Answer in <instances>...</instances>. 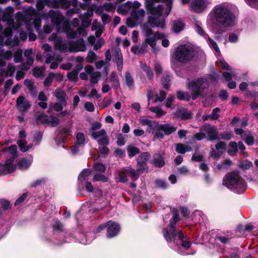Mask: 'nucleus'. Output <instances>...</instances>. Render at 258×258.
<instances>
[{
    "mask_svg": "<svg viewBox=\"0 0 258 258\" xmlns=\"http://www.w3.org/2000/svg\"><path fill=\"white\" fill-rule=\"evenodd\" d=\"M209 4L208 0H194L190 3L191 9L194 12L202 13L207 9Z\"/></svg>",
    "mask_w": 258,
    "mask_h": 258,
    "instance_id": "dca6fc26",
    "label": "nucleus"
},
{
    "mask_svg": "<svg viewBox=\"0 0 258 258\" xmlns=\"http://www.w3.org/2000/svg\"><path fill=\"white\" fill-rule=\"evenodd\" d=\"M91 29L92 31H96V36L97 37H99L103 32V27L101 25L100 22L95 20L92 23Z\"/></svg>",
    "mask_w": 258,
    "mask_h": 258,
    "instance_id": "bb28decb",
    "label": "nucleus"
},
{
    "mask_svg": "<svg viewBox=\"0 0 258 258\" xmlns=\"http://www.w3.org/2000/svg\"><path fill=\"white\" fill-rule=\"evenodd\" d=\"M55 75L53 73H50L44 81V85L46 87H49L51 85L53 79Z\"/></svg>",
    "mask_w": 258,
    "mask_h": 258,
    "instance_id": "6e6d98bb",
    "label": "nucleus"
},
{
    "mask_svg": "<svg viewBox=\"0 0 258 258\" xmlns=\"http://www.w3.org/2000/svg\"><path fill=\"white\" fill-rule=\"evenodd\" d=\"M96 59V54L92 51H90L86 57V60L88 62L92 63Z\"/></svg>",
    "mask_w": 258,
    "mask_h": 258,
    "instance_id": "0e129e2a",
    "label": "nucleus"
},
{
    "mask_svg": "<svg viewBox=\"0 0 258 258\" xmlns=\"http://www.w3.org/2000/svg\"><path fill=\"white\" fill-rule=\"evenodd\" d=\"M53 60L55 61H52L50 66V68L51 69H55L57 68L58 63L62 61V58L60 55L56 57L53 56V59L52 60Z\"/></svg>",
    "mask_w": 258,
    "mask_h": 258,
    "instance_id": "13d9d810",
    "label": "nucleus"
},
{
    "mask_svg": "<svg viewBox=\"0 0 258 258\" xmlns=\"http://www.w3.org/2000/svg\"><path fill=\"white\" fill-rule=\"evenodd\" d=\"M14 8L12 7H8L5 10L1 12L3 16L2 19L4 21L7 22L8 26L3 32V34L5 37H8L11 36L13 29H17L16 27L18 26L19 23L16 21L14 22L12 19L13 14L14 12ZM16 16V15L15 16ZM16 18V17H15ZM17 20V19H16Z\"/></svg>",
    "mask_w": 258,
    "mask_h": 258,
    "instance_id": "6e6552de",
    "label": "nucleus"
},
{
    "mask_svg": "<svg viewBox=\"0 0 258 258\" xmlns=\"http://www.w3.org/2000/svg\"><path fill=\"white\" fill-rule=\"evenodd\" d=\"M49 41H53L54 48L61 52L85 51L86 47L83 39L77 41H70L64 42L62 38L55 33L52 34L49 37Z\"/></svg>",
    "mask_w": 258,
    "mask_h": 258,
    "instance_id": "f257e3e1",
    "label": "nucleus"
},
{
    "mask_svg": "<svg viewBox=\"0 0 258 258\" xmlns=\"http://www.w3.org/2000/svg\"><path fill=\"white\" fill-rule=\"evenodd\" d=\"M16 70V68L14 65L9 64L8 65L7 70L4 72L6 76L11 77L13 75Z\"/></svg>",
    "mask_w": 258,
    "mask_h": 258,
    "instance_id": "5fc2aeb1",
    "label": "nucleus"
},
{
    "mask_svg": "<svg viewBox=\"0 0 258 258\" xmlns=\"http://www.w3.org/2000/svg\"><path fill=\"white\" fill-rule=\"evenodd\" d=\"M52 227L54 232H62L64 231L63 224L58 219H56L52 224Z\"/></svg>",
    "mask_w": 258,
    "mask_h": 258,
    "instance_id": "c9c22d12",
    "label": "nucleus"
},
{
    "mask_svg": "<svg viewBox=\"0 0 258 258\" xmlns=\"http://www.w3.org/2000/svg\"><path fill=\"white\" fill-rule=\"evenodd\" d=\"M62 29L66 33L67 37L69 38H75L80 36L81 35L85 36L87 34V32L84 28L79 27L77 29V31H76L66 23L63 24Z\"/></svg>",
    "mask_w": 258,
    "mask_h": 258,
    "instance_id": "2eb2a0df",
    "label": "nucleus"
},
{
    "mask_svg": "<svg viewBox=\"0 0 258 258\" xmlns=\"http://www.w3.org/2000/svg\"><path fill=\"white\" fill-rule=\"evenodd\" d=\"M156 186L162 189H165L167 187V184L163 180L157 179L155 181Z\"/></svg>",
    "mask_w": 258,
    "mask_h": 258,
    "instance_id": "774afa93",
    "label": "nucleus"
},
{
    "mask_svg": "<svg viewBox=\"0 0 258 258\" xmlns=\"http://www.w3.org/2000/svg\"><path fill=\"white\" fill-rule=\"evenodd\" d=\"M26 137V134L24 130H22L19 133V140H18L17 144L19 146L20 151L25 152L28 151L32 147V144H29L27 146V142L25 140Z\"/></svg>",
    "mask_w": 258,
    "mask_h": 258,
    "instance_id": "a211bd4d",
    "label": "nucleus"
},
{
    "mask_svg": "<svg viewBox=\"0 0 258 258\" xmlns=\"http://www.w3.org/2000/svg\"><path fill=\"white\" fill-rule=\"evenodd\" d=\"M139 122L142 125H147L148 126L147 131H150V130L154 127L155 123L157 122L156 121H152L151 120L147 118H140L139 119Z\"/></svg>",
    "mask_w": 258,
    "mask_h": 258,
    "instance_id": "2f4dec72",
    "label": "nucleus"
},
{
    "mask_svg": "<svg viewBox=\"0 0 258 258\" xmlns=\"http://www.w3.org/2000/svg\"><path fill=\"white\" fill-rule=\"evenodd\" d=\"M150 154L148 152H144L141 154L138 157L137 171L141 173L147 168L146 162L148 160Z\"/></svg>",
    "mask_w": 258,
    "mask_h": 258,
    "instance_id": "6ab92c4d",
    "label": "nucleus"
},
{
    "mask_svg": "<svg viewBox=\"0 0 258 258\" xmlns=\"http://www.w3.org/2000/svg\"><path fill=\"white\" fill-rule=\"evenodd\" d=\"M175 58L178 61L185 63L191 60L194 56V50L188 45L179 46L174 53Z\"/></svg>",
    "mask_w": 258,
    "mask_h": 258,
    "instance_id": "1a4fd4ad",
    "label": "nucleus"
},
{
    "mask_svg": "<svg viewBox=\"0 0 258 258\" xmlns=\"http://www.w3.org/2000/svg\"><path fill=\"white\" fill-rule=\"evenodd\" d=\"M84 15H80L79 18L82 20V25L87 27L90 25L91 20L87 17H84Z\"/></svg>",
    "mask_w": 258,
    "mask_h": 258,
    "instance_id": "052dcab7",
    "label": "nucleus"
},
{
    "mask_svg": "<svg viewBox=\"0 0 258 258\" xmlns=\"http://www.w3.org/2000/svg\"><path fill=\"white\" fill-rule=\"evenodd\" d=\"M78 75L77 71L73 70L72 72L68 73L67 77L70 81L76 82L78 79Z\"/></svg>",
    "mask_w": 258,
    "mask_h": 258,
    "instance_id": "8fccbe9b",
    "label": "nucleus"
},
{
    "mask_svg": "<svg viewBox=\"0 0 258 258\" xmlns=\"http://www.w3.org/2000/svg\"><path fill=\"white\" fill-rule=\"evenodd\" d=\"M59 123V119L55 116H50L48 124L51 126H55Z\"/></svg>",
    "mask_w": 258,
    "mask_h": 258,
    "instance_id": "69168bd1",
    "label": "nucleus"
},
{
    "mask_svg": "<svg viewBox=\"0 0 258 258\" xmlns=\"http://www.w3.org/2000/svg\"><path fill=\"white\" fill-rule=\"evenodd\" d=\"M54 95L58 101L62 102L63 104H67L66 101V94L61 89L57 88L54 92Z\"/></svg>",
    "mask_w": 258,
    "mask_h": 258,
    "instance_id": "7c9ffc66",
    "label": "nucleus"
},
{
    "mask_svg": "<svg viewBox=\"0 0 258 258\" xmlns=\"http://www.w3.org/2000/svg\"><path fill=\"white\" fill-rule=\"evenodd\" d=\"M252 165V163L251 162L248 161V160H244L242 162H241L239 164V166L244 169L246 170L249 169L251 166Z\"/></svg>",
    "mask_w": 258,
    "mask_h": 258,
    "instance_id": "e2e57ef3",
    "label": "nucleus"
},
{
    "mask_svg": "<svg viewBox=\"0 0 258 258\" xmlns=\"http://www.w3.org/2000/svg\"><path fill=\"white\" fill-rule=\"evenodd\" d=\"M16 106L21 112L26 111L31 106V104L24 95H21L16 100Z\"/></svg>",
    "mask_w": 258,
    "mask_h": 258,
    "instance_id": "4be33fe9",
    "label": "nucleus"
},
{
    "mask_svg": "<svg viewBox=\"0 0 258 258\" xmlns=\"http://www.w3.org/2000/svg\"><path fill=\"white\" fill-rule=\"evenodd\" d=\"M145 15V12L142 9H140L138 11H133L131 17L126 20L127 26L131 28L135 27L142 22Z\"/></svg>",
    "mask_w": 258,
    "mask_h": 258,
    "instance_id": "f8f14e48",
    "label": "nucleus"
},
{
    "mask_svg": "<svg viewBox=\"0 0 258 258\" xmlns=\"http://www.w3.org/2000/svg\"><path fill=\"white\" fill-rule=\"evenodd\" d=\"M34 59L33 58H27L26 61L20 65V69L23 71L29 69Z\"/></svg>",
    "mask_w": 258,
    "mask_h": 258,
    "instance_id": "de8ad7c7",
    "label": "nucleus"
},
{
    "mask_svg": "<svg viewBox=\"0 0 258 258\" xmlns=\"http://www.w3.org/2000/svg\"><path fill=\"white\" fill-rule=\"evenodd\" d=\"M85 142V138L82 133H77L76 135V143L77 145H83Z\"/></svg>",
    "mask_w": 258,
    "mask_h": 258,
    "instance_id": "49530a36",
    "label": "nucleus"
},
{
    "mask_svg": "<svg viewBox=\"0 0 258 258\" xmlns=\"http://www.w3.org/2000/svg\"><path fill=\"white\" fill-rule=\"evenodd\" d=\"M224 184L229 189L238 194L242 193L246 188L244 180L236 172L228 174L223 181Z\"/></svg>",
    "mask_w": 258,
    "mask_h": 258,
    "instance_id": "423d86ee",
    "label": "nucleus"
},
{
    "mask_svg": "<svg viewBox=\"0 0 258 258\" xmlns=\"http://www.w3.org/2000/svg\"><path fill=\"white\" fill-rule=\"evenodd\" d=\"M202 131L204 132L206 136H207V139L209 141L215 140L218 138V133L217 129L209 124L203 125Z\"/></svg>",
    "mask_w": 258,
    "mask_h": 258,
    "instance_id": "aec40b11",
    "label": "nucleus"
},
{
    "mask_svg": "<svg viewBox=\"0 0 258 258\" xmlns=\"http://www.w3.org/2000/svg\"><path fill=\"white\" fill-rule=\"evenodd\" d=\"M159 128L161 129L162 132L165 135H169L176 130V127L170 124H160Z\"/></svg>",
    "mask_w": 258,
    "mask_h": 258,
    "instance_id": "cd10ccee",
    "label": "nucleus"
},
{
    "mask_svg": "<svg viewBox=\"0 0 258 258\" xmlns=\"http://www.w3.org/2000/svg\"><path fill=\"white\" fill-rule=\"evenodd\" d=\"M84 69L86 72L90 75L91 83H97L100 77V73L99 72H94L93 67L90 65L86 66Z\"/></svg>",
    "mask_w": 258,
    "mask_h": 258,
    "instance_id": "5701e85b",
    "label": "nucleus"
},
{
    "mask_svg": "<svg viewBox=\"0 0 258 258\" xmlns=\"http://www.w3.org/2000/svg\"><path fill=\"white\" fill-rule=\"evenodd\" d=\"M149 110L156 113L157 116L159 117L164 115L166 113V112L162 110L160 107H150Z\"/></svg>",
    "mask_w": 258,
    "mask_h": 258,
    "instance_id": "09e8293b",
    "label": "nucleus"
},
{
    "mask_svg": "<svg viewBox=\"0 0 258 258\" xmlns=\"http://www.w3.org/2000/svg\"><path fill=\"white\" fill-rule=\"evenodd\" d=\"M16 167L14 164V159L7 160L4 164H0V175L11 173L15 170Z\"/></svg>",
    "mask_w": 258,
    "mask_h": 258,
    "instance_id": "412c9836",
    "label": "nucleus"
},
{
    "mask_svg": "<svg viewBox=\"0 0 258 258\" xmlns=\"http://www.w3.org/2000/svg\"><path fill=\"white\" fill-rule=\"evenodd\" d=\"M36 119L38 121H40L42 123L48 124L49 116L42 113L37 115Z\"/></svg>",
    "mask_w": 258,
    "mask_h": 258,
    "instance_id": "603ef678",
    "label": "nucleus"
},
{
    "mask_svg": "<svg viewBox=\"0 0 258 258\" xmlns=\"http://www.w3.org/2000/svg\"><path fill=\"white\" fill-rule=\"evenodd\" d=\"M120 226L117 222L111 220L108 221L106 237L112 238L117 236L120 232Z\"/></svg>",
    "mask_w": 258,
    "mask_h": 258,
    "instance_id": "f3484780",
    "label": "nucleus"
},
{
    "mask_svg": "<svg viewBox=\"0 0 258 258\" xmlns=\"http://www.w3.org/2000/svg\"><path fill=\"white\" fill-rule=\"evenodd\" d=\"M212 14L216 21L224 26H233L236 24L235 16L224 4L216 6L212 11Z\"/></svg>",
    "mask_w": 258,
    "mask_h": 258,
    "instance_id": "39448f33",
    "label": "nucleus"
},
{
    "mask_svg": "<svg viewBox=\"0 0 258 258\" xmlns=\"http://www.w3.org/2000/svg\"><path fill=\"white\" fill-rule=\"evenodd\" d=\"M109 82L111 83V85L115 89H117L120 87V83L118 77L116 72H113L111 73L109 78Z\"/></svg>",
    "mask_w": 258,
    "mask_h": 258,
    "instance_id": "c756f323",
    "label": "nucleus"
},
{
    "mask_svg": "<svg viewBox=\"0 0 258 258\" xmlns=\"http://www.w3.org/2000/svg\"><path fill=\"white\" fill-rule=\"evenodd\" d=\"M42 49L44 50V55L45 57V62L50 63L53 59V56L52 55V52L51 51V47L48 44H44L42 46Z\"/></svg>",
    "mask_w": 258,
    "mask_h": 258,
    "instance_id": "b1692460",
    "label": "nucleus"
},
{
    "mask_svg": "<svg viewBox=\"0 0 258 258\" xmlns=\"http://www.w3.org/2000/svg\"><path fill=\"white\" fill-rule=\"evenodd\" d=\"M155 3L154 0H145V7L146 10L152 15L149 19L148 22L153 27L164 28L165 25V20L160 18L163 10V5H158L154 6Z\"/></svg>",
    "mask_w": 258,
    "mask_h": 258,
    "instance_id": "20e7f679",
    "label": "nucleus"
},
{
    "mask_svg": "<svg viewBox=\"0 0 258 258\" xmlns=\"http://www.w3.org/2000/svg\"><path fill=\"white\" fill-rule=\"evenodd\" d=\"M93 180L94 181H101L103 182H106L108 178L106 176L103 174L96 173L95 174Z\"/></svg>",
    "mask_w": 258,
    "mask_h": 258,
    "instance_id": "bf43d9fd",
    "label": "nucleus"
},
{
    "mask_svg": "<svg viewBox=\"0 0 258 258\" xmlns=\"http://www.w3.org/2000/svg\"><path fill=\"white\" fill-rule=\"evenodd\" d=\"M12 52L11 51H0V67H4L6 64V61L2 59L8 60L12 57Z\"/></svg>",
    "mask_w": 258,
    "mask_h": 258,
    "instance_id": "c85d7f7f",
    "label": "nucleus"
},
{
    "mask_svg": "<svg viewBox=\"0 0 258 258\" xmlns=\"http://www.w3.org/2000/svg\"><path fill=\"white\" fill-rule=\"evenodd\" d=\"M124 80L127 86L130 89H132L134 86V81L133 77L128 72L125 73Z\"/></svg>",
    "mask_w": 258,
    "mask_h": 258,
    "instance_id": "79ce46f5",
    "label": "nucleus"
},
{
    "mask_svg": "<svg viewBox=\"0 0 258 258\" xmlns=\"http://www.w3.org/2000/svg\"><path fill=\"white\" fill-rule=\"evenodd\" d=\"M140 64L142 70L146 73L149 79H152L153 77V74L150 68L145 63L142 62H140Z\"/></svg>",
    "mask_w": 258,
    "mask_h": 258,
    "instance_id": "37998d69",
    "label": "nucleus"
},
{
    "mask_svg": "<svg viewBox=\"0 0 258 258\" xmlns=\"http://www.w3.org/2000/svg\"><path fill=\"white\" fill-rule=\"evenodd\" d=\"M45 69L42 67L40 68L36 67L33 69V75L35 77H39L43 76L44 72Z\"/></svg>",
    "mask_w": 258,
    "mask_h": 258,
    "instance_id": "864d4df0",
    "label": "nucleus"
},
{
    "mask_svg": "<svg viewBox=\"0 0 258 258\" xmlns=\"http://www.w3.org/2000/svg\"><path fill=\"white\" fill-rule=\"evenodd\" d=\"M164 161L163 158L158 154L154 155L153 164L156 167H161L164 165Z\"/></svg>",
    "mask_w": 258,
    "mask_h": 258,
    "instance_id": "f704fd0d",
    "label": "nucleus"
},
{
    "mask_svg": "<svg viewBox=\"0 0 258 258\" xmlns=\"http://www.w3.org/2000/svg\"><path fill=\"white\" fill-rule=\"evenodd\" d=\"M139 174L140 173L135 169L126 167L119 173L118 179L119 181L122 182H127L128 177H130L133 180H135L138 178Z\"/></svg>",
    "mask_w": 258,
    "mask_h": 258,
    "instance_id": "ddd939ff",
    "label": "nucleus"
},
{
    "mask_svg": "<svg viewBox=\"0 0 258 258\" xmlns=\"http://www.w3.org/2000/svg\"><path fill=\"white\" fill-rule=\"evenodd\" d=\"M154 1L156 3L162 2V3H166V8L165 9L164 15L166 17H167L169 14V13H170L171 10L172 9L173 1L172 0H154Z\"/></svg>",
    "mask_w": 258,
    "mask_h": 258,
    "instance_id": "72a5a7b5",
    "label": "nucleus"
},
{
    "mask_svg": "<svg viewBox=\"0 0 258 258\" xmlns=\"http://www.w3.org/2000/svg\"><path fill=\"white\" fill-rule=\"evenodd\" d=\"M170 80V76L168 74L164 75L162 78L161 82L163 85L164 88L168 89L170 86L169 82Z\"/></svg>",
    "mask_w": 258,
    "mask_h": 258,
    "instance_id": "4d7b16f0",
    "label": "nucleus"
},
{
    "mask_svg": "<svg viewBox=\"0 0 258 258\" xmlns=\"http://www.w3.org/2000/svg\"><path fill=\"white\" fill-rule=\"evenodd\" d=\"M176 151L180 154H184L187 152H189L191 150V148L188 146L183 144H177L176 145Z\"/></svg>",
    "mask_w": 258,
    "mask_h": 258,
    "instance_id": "473e14b6",
    "label": "nucleus"
},
{
    "mask_svg": "<svg viewBox=\"0 0 258 258\" xmlns=\"http://www.w3.org/2000/svg\"><path fill=\"white\" fill-rule=\"evenodd\" d=\"M230 149L228 152V154L232 156L236 155V152L237 151V144L235 142H230L229 144Z\"/></svg>",
    "mask_w": 258,
    "mask_h": 258,
    "instance_id": "a18cd8bd",
    "label": "nucleus"
},
{
    "mask_svg": "<svg viewBox=\"0 0 258 258\" xmlns=\"http://www.w3.org/2000/svg\"><path fill=\"white\" fill-rule=\"evenodd\" d=\"M184 26V25L181 20H177L173 22L172 29L175 32H179L183 29Z\"/></svg>",
    "mask_w": 258,
    "mask_h": 258,
    "instance_id": "a19ab883",
    "label": "nucleus"
},
{
    "mask_svg": "<svg viewBox=\"0 0 258 258\" xmlns=\"http://www.w3.org/2000/svg\"><path fill=\"white\" fill-rule=\"evenodd\" d=\"M173 215L170 219L169 224L162 229L164 238L168 243L175 242L176 240V223L180 220L178 211H172Z\"/></svg>",
    "mask_w": 258,
    "mask_h": 258,
    "instance_id": "0eeeda50",
    "label": "nucleus"
},
{
    "mask_svg": "<svg viewBox=\"0 0 258 258\" xmlns=\"http://www.w3.org/2000/svg\"><path fill=\"white\" fill-rule=\"evenodd\" d=\"M42 17L46 20L50 18L52 23L56 27H59L64 21V17L59 11L50 10L47 13H43Z\"/></svg>",
    "mask_w": 258,
    "mask_h": 258,
    "instance_id": "4468645a",
    "label": "nucleus"
},
{
    "mask_svg": "<svg viewBox=\"0 0 258 258\" xmlns=\"http://www.w3.org/2000/svg\"><path fill=\"white\" fill-rule=\"evenodd\" d=\"M95 170L101 172H104L106 169L105 166L102 163H97L94 165Z\"/></svg>",
    "mask_w": 258,
    "mask_h": 258,
    "instance_id": "338daca9",
    "label": "nucleus"
},
{
    "mask_svg": "<svg viewBox=\"0 0 258 258\" xmlns=\"http://www.w3.org/2000/svg\"><path fill=\"white\" fill-rule=\"evenodd\" d=\"M208 86L207 80L203 78L194 80L187 84V88L191 91L193 100H195L201 95L203 90Z\"/></svg>",
    "mask_w": 258,
    "mask_h": 258,
    "instance_id": "9d476101",
    "label": "nucleus"
},
{
    "mask_svg": "<svg viewBox=\"0 0 258 258\" xmlns=\"http://www.w3.org/2000/svg\"><path fill=\"white\" fill-rule=\"evenodd\" d=\"M24 12H18L16 13L17 22L19 23L17 29H19L20 25H22L21 22L24 23V26L27 31L29 32V39L30 41H33L36 39L35 34L32 33V25L30 21L32 20V17L37 15V12L32 7H29L28 9H24Z\"/></svg>",
    "mask_w": 258,
    "mask_h": 258,
    "instance_id": "7ed1b4c3",
    "label": "nucleus"
},
{
    "mask_svg": "<svg viewBox=\"0 0 258 258\" xmlns=\"http://www.w3.org/2000/svg\"><path fill=\"white\" fill-rule=\"evenodd\" d=\"M142 30L146 37V42L152 48H154L156 45V40L162 38L163 36L162 34L158 32L153 33L147 25H143Z\"/></svg>",
    "mask_w": 258,
    "mask_h": 258,
    "instance_id": "9b49d317",
    "label": "nucleus"
},
{
    "mask_svg": "<svg viewBox=\"0 0 258 258\" xmlns=\"http://www.w3.org/2000/svg\"><path fill=\"white\" fill-rule=\"evenodd\" d=\"M91 174V172L89 169H84L79 175L78 180L80 182L87 180Z\"/></svg>",
    "mask_w": 258,
    "mask_h": 258,
    "instance_id": "58836bf2",
    "label": "nucleus"
},
{
    "mask_svg": "<svg viewBox=\"0 0 258 258\" xmlns=\"http://www.w3.org/2000/svg\"><path fill=\"white\" fill-rule=\"evenodd\" d=\"M71 5L75 8L69 10L67 12V15L71 16L73 14L79 12V9L76 8L78 6V2L77 0H72L71 1H68V0H38L36 6L38 11H41L43 9L45 6H47L50 8H62L67 9Z\"/></svg>",
    "mask_w": 258,
    "mask_h": 258,
    "instance_id": "f03ea898",
    "label": "nucleus"
},
{
    "mask_svg": "<svg viewBox=\"0 0 258 258\" xmlns=\"http://www.w3.org/2000/svg\"><path fill=\"white\" fill-rule=\"evenodd\" d=\"M31 163L32 160L23 158L19 162L18 167L21 170L26 169L29 167Z\"/></svg>",
    "mask_w": 258,
    "mask_h": 258,
    "instance_id": "e433bc0d",
    "label": "nucleus"
},
{
    "mask_svg": "<svg viewBox=\"0 0 258 258\" xmlns=\"http://www.w3.org/2000/svg\"><path fill=\"white\" fill-rule=\"evenodd\" d=\"M242 137L244 138L243 139L248 145H252L253 144L254 139L251 135H242Z\"/></svg>",
    "mask_w": 258,
    "mask_h": 258,
    "instance_id": "680f3d73",
    "label": "nucleus"
},
{
    "mask_svg": "<svg viewBox=\"0 0 258 258\" xmlns=\"http://www.w3.org/2000/svg\"><path fill=\"white\" fill-rule=\"evenodd\" d=\"M126 150L127 154L130 158L135 156L140 152L139 148L132 145H129L127 146Z\"/></svg>",
    "mask_w": 258,
    "mask_h": 258,
    "instance_id": "4c0bfd02",
    "label": "nucleus"
},
{
    "mask_svg": "<svg viewBox=\"0 0 258 258\" xmlns=\"http://www.w3.org/2000/svg\"><path fill=\"white\" fill-rule=\"evenodd\" d=\"M159 126H160V124L157 122V123H155V126L153 128L154 130L153 133L154 138L163 139L164 138V134H163V132L161 129L159 128Z\"/></svg>",
    "mask_w": 258,
    "mask_h": 258,
    "instance_id": "ea45409f",
    "label": "nucleus"
},
{
    "mask_svg": "<svg viewBox=\"0 0 258 258\" xmlns=\"http://www.w3.org/2000/svg\"><path fill=\"white\" fill-rule=\"evenodd\" d=\"M114 60L117 63V69L118 71H121L122 69V56L121 51L119 49L115 50L114 52Z\"/></svg>",
    "mask_w": 258,
    "mask_h": 258,
    "instance_id": "a878e982",
    "label": "nucleus"
},
{
    "mask_svg": "<svg viewBox=\"0 0 258 258\" xmlns=\"http://www.w3.org/2000/svg\"><path fill=\"white\" fill-rule=\"evenodd\" d=\"M17 147L16 145H11L9 148H4L2 149V151L4 153L9 152L13 157L11 159L14 160V156L16 155L17 153Z\"/></svg>",
    "mask_w": 258,
    "mask_h": 258,
    "instance_id": "c03bdc74",
    "label": "nucleus"
},
{
    "mask_svg": "<svg viewBox=\"0 0 258 258\" xmlns=\"http://www.w3.org/2000/svg\"><path fill=\"white\" fill-rule=\"evenodd\" d=\"M177 97L180 100L188 101L190 98L189 94L186 92L178 91L177 93Z\"/></svg>",
    "mask_w": 258,
    "mask_h": 258,
    "instance_id": "3c124183",
    "label": "nucleus"
},
{
    "mask_svg": "<svg viewBox=\"0 0 258 258\" xmlns=\"http://www.w3.org/2000/svg\"><path fill=\"white\" fill-rule=\"evenodd\" d=\"M176 115L182 119H188L191 117V112L184 108H179L176 112Z\"/></svg>",
    "mask_w": 258,
    "mask_h": 258,
    "instance_id": "393cba45",
    "label": "nucleus"
}]
</instances>
